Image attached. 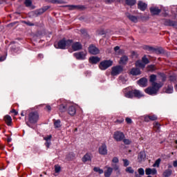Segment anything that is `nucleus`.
Here are the masks:
<instances>
[{"label": "nucleus", "instance_id": "f257e3e1", "mask_svg": "<svg viewBox=\"0 0 177 177\" xmlns=\"http://www.w3.org/2000/svg\"><path fill=\"white\" fill-rule=\"evenodd\" d=\"M164 84L160 83H153L151 84V86L147 88L145 91V93L148 95H151V96H154L158 93V91H160V88H162Z\"/></svg>", "mask_w": 177, "mask_h": 177}, {"label": "nucleus", "instance_id": "f03ea898", "mask_svg": "<svg viewBox=\"0 0 177 177\" xmlns=\"http://www.w3.org/2000/svg\"><path fill=\"white\" fill-rule=\"evenodd\" d=\"M39 120V114L37 111L30 112L28 114V122H26V124L29 128H32L30 124H37Z\"/></svg>", "mask_w": 177, "mask_h": 177}, {"label": "nucleus", "instance_id": "7ed1b4c3", "mask_svg": "<svg viewBox=\"0 0 177 177\" xmlns=\"http://www.w3.org/2000/svg\"><path fill=\"white\" fill-rule=\"evenodd\" d=\"M72 44L73 39L66 40L64 38L58 42L57 46L55 45V47L57 49H66V47L71 46Z\"/></svg>", "mask_w": 177, "mask_h": 177}, {"label": "nucleus", "instance_id": "20e7f679", "mask_svg": "<svg viewBox=\"0 0 177 177\" xmlns=\"http://www.w3.org/2000/svg\"><path fill=\"white\" fill-rule=\"evenodd\" d=\"M113 66V61L112 60H104L100 63L99 68L101 70H107L109 67H111Z\"/></svg>", "mask_w": 177, "mask_h": 177}, {"label": "nucleus", "instance_id": "39448f33", "mask_svg": "<svg viewBox=\"0 0 177 177\" xmlns=\"http://www.w3.org/2000/svg\"><path fill=\"white\" fill-rule=\"evenodd\" d=\"M86 51H80L77 53H75L73 54L74 57L77 59V60H85L86 59Z\"/></svg>", "mask_w": 177, "mask_h": 177}, {"label": "nucleus", "instance_id": "423d86ee", "mask_svg": "<svg viewBox=\"0 0 177 177\" xmlns=\"http://www.w3.org/2000/svg\"><path fill=\"white\" fill-rule=\"evenodd\" d=\"M124 68H122V66H113L112 67V71H111V75H113V77H115V75H118L119 74H121V73H122Z\"/></svg>", "mask_w": 177, "mask_h": 177}, {"label": "nucleus", "instance_id": "0eeeda50", "mask_svg": "<svg viewBox=\"0 0 177 177\" xmlns=\"http://www.w3.org/2000/svg\"><path fill=\"white\" fill-rule=\"evenodd\" d=\"M124 138L125 135L121 131H115L113 134V139H115L116 142H121Z\"/></svg>", "mask_w": 177, "mask_h": 177}, {"label": "nucleus", "instance_id": "6e6552de", "mask_svg": "<svg viewBox=\"0 0 177 177\" xmlns=\"http://www.w3.org/2000/svg\"><path fill=\"white\" fill-rule=\"evenodd\" d=\"M123 93L125 97L132 99L133 97V91L131 89V87H127L123 89Z\"/></svg>", "mask_w": 177, "mask_h": 177}, {"label": "nucleus", "instance_id": "1a4fd4ad", "mask_svg": "<svg viewBox=\"0 0 177 177\" xmlns=\"http://www.w3.org/2000/svg\"><path fill=\"white\" fill-rule=\"evenodd\" d=\"M88 52L91 53V55H99V53H100L99 48L93 44L89 46Z\"/></svg>", "mask_w": 177, "mask_h": 177}, {"label": "nucleus", "instance_id": "9d476101", "mask_svg": "<svg viewBox=\"0 0 177 177\" xmlns=\"http://www.w3.org/2000/svg\"><path fill=\"white\" fill-rule=\"evenodd\" d=\"M48 9H49V6H46L44 7H43L42 8L36 10L33 12L35 16H41V15H44V13H45V12H46V10H48Z\"/></svg>", "mask_w": 177, "mask_h": 177}, {"label": "nucleus", "instance_id": "9b49d317", "mask_svg": "<svg viewBox=\"0 0 177 177\" xmlns=\"http://www.w3.org/2000/svg\"><path fill=\"white\" fill-rule=\"evenodd\" d=\"M71 45V48L74 52H77L78 50H81L82 49V44L80 42L75 41Z\"/></svg>", "mask_w": 177, "mask_h": 177}, {"label": "nucleus", "instance_id": "f8f14e48", "mask_svg": "<svg viewBox=\"0 0 177 177\" xmlns=\"http://www.w3.org/2000/svg\"><path fill=\"white\" fill-rule=\"evenodd\" d=\"M98 151L101 156H106L107 154V146L106 144H102V146L99 147Z\"/></svg>", "mask_w": 177, "mask_h": 177}, {"label": "nucleus", "instance_id": "ddd939ff", "mask_svg": "<svg viewBox=\"0 0 177 177\" xmlns=\"http://www.w3.org/2000/svg\"><path fill=\"white\" fill-rule=\"evenodd\" d=\"M156 120H158V118L156 115H147L144 117V121H145V122H149L150 121H156Z\"/></svg>", "mask_w": 177, "mask_h": 177}, {"label": "nucleus", "instance_id": "4468645a", "mask_svg": "<svg viewBox=\"0 0 177 177\" xmlns=\"http://www.w3.org/2000/svg\"><path fill=\"white\" fill-rule=\"evenodd\" d=\"M150 12L153 16H156L161 13V9H159L158 7H151L150 8Z\"/></svg>", "mask_w": 177, "mask_h": 177}, {"label": "nucleus", "instance_id": "2eb2a0df", "mask_svg": "<svg viewBox=\"0 0 177 177\" xmlns=\"http://www.w3.org/2000/svg\"><path fill=\"white\" fill-rule=\"evenodd\" d=\"M145 160H146V153L145 151L140 152L138 156V162H142Z\"/></svg>", "mask_w": 177, "mask_h": 177}, {"label": "nucleus", "instance_id": "dca6fc26", "mask_svg": "<svg viewBox=\"0 0 177 177\" xmlns=\"http://www.w3.org/2000/svg\"><path fill=\"white\" fill-rule=\"evenodd\" d=\"M145 174L146 175H156L157 169L155 168H147L145 169Z\"/></svg>", "mask_w": 177, "mask_h": 177}, {"label": "nucleus", "instance_id": "f3484780", "mask_svg": "<svg viewBox=\"0 0 177 177\" xmlns=\"http://www.w3.org/2000/svg\"><path fill=\"white\" fill-rule=\"evenodd\" d=\"M82 160L83 162L91 161L92 160V154L89 153H86L82 158Z\"/></svg>", "mask_w": 177, "mask_h": 177}, {"label": "nucleus", "instance_id": "a211bd4d", "mask_svg": "<svg viewBox=\"0 0 177 177\" xmlns=\"http://www.w3.org/2000/svg\"><path fill=\"white\" fill-rule=\"evenodd\" d=\"M138 85H140V86H147V80L146 79V77H142L138 81Z\"/></svg>", "mask_w": 177, "mask_h": 177}, {"label": "nucleus", "instance_id": "6ab92c4d", "mask_svg": "<svg viewBox=\"0 0 177 177\" xmlns=\"http://www.w3.org/2000/svg\"><path fill=\"white\" fill-rule=\"evenodd\" d=\"M165 26H169L171 27H176L177 26V21H174L170 19H166L165 21Z\"/></svg>", "mask_w": 177, "mask_h": 177}, {"label": "nucleus", "instance_id": "aec40b11", "mask_svg": "<svg viewBox=\"0 0 177 177\" xmlns=\"http://www.w3.org/2000/svg\"><path fill=\"white\" fill-rule=\"evenodd\" d=\"M89 63L91 64H97L100 62V58L98 57H91L88 59Z\"/></svg>", "mask_w": 177, "mask_h": 177}, {"label": "nucleus", "instance_id": "412c9836", "mask_svg": "<svg viewBox=\"0 0 177 177\" xmlns=\"http://www.w3.org/2000/svg\"><path fill=\"white\" fill-rule=\"evenodd\" d=\"M138 8L140 10L145 11L146 10V8H147V4L143 3L142 1H139L138 3Z\"/></svg>", "mask_w": 177, "mask_h": 177}, {"label": "nucleus", "instance_id": "4be33fe9", "mask_svg": "<svg viewBox=\"0 0 177 177\" xmlns=\"http://www.w3.org/2000/svg\"><path fill=\"white\" fill-rule=\"evenodd\" d=\"M133 94L135 97H138V99L145 96V95H143V93H142V91L139 90H133Z\"/></svg>", "mask_w": 177, "mask_h": 177}, {"label": "nucleus", "instance_id": "5701e85b", "mask_svg": "<svg viewBox=\"0 0 177 177\" xmlns=\"http://www.w3.org/2000/svg\"><path fill=\"white\" fill-rule=\"evenodd\" d=\"M105 168H106V170L104 171V176L105 177L111 176V174H113V168L107 166H106Z\"/></svg>", "mask_w": 177, "mask_h": 177}, {"label": "nucleus", "instance_id": "b1692460", "mask_svg": "<svg viewBox=\"0 0 177 177\" xmlns=\"http://www.w3.org/2000/svg\"><path fill=\"white\" fill-rule=\"evenodd\" d=\"M153 131H155V132H160L161 124L158 122H153Z\"/></svg>", "mask_w": 177, "mask_h": 177}, {"label": "nucleus", "instance_id": "393cba45", "mask_svg": "<svg viewBox=\"0 0 177 177\" xmlns=\"http://www.w3.org/2000/svg\"><path fill=\"white\" fill-rule=\"evenodd\" d=\"M126 16L131 21H133V23H138V17L132 15L129 13H127Z\"/></svg>", "mask_w": 177, "mask_h": 177}, {"label": "nucleus", "instance_id": "a878e982", "mask_svg": "<svg viewBox=\"0 0 177 177\" xmlns=\"http://www.w3.org/2000/svg\"><path fill=\"white\" fill-rule=\"evenodd\" d=\"M68 113L70 115H75V113H77L75 106H69L68 109Z\"/></svg>", "mask_w": 177, "mask_h": 177}, {"label": "nucleus", "instance_id": "bb28decb", "mask_svg": "<svg viewBox=\"0 0 177 177\" xmlns=\"http://www.w3.org/2000/svg\"><path fill=\"white\" fill-rule=\"evenodd\" d=\"M131 75H140V69L138 68H133L130 71Z\"/></svg>", "mask_w": 177, "mask_h": 177}, {"label": "nucleus", "instance_id": "cd10ccee", "mask_svg": "<svg viewBox=\"0 0 177 177\" xmlns=\"http://www.w3.org/2000/svg\"><path fill=\"white\" fill-rule=\"evenodd\" d=\"M4 121L6 124L8 125V127H10V125H12V117H10V115H6V116H4Z\"/></svg>", "mask_w": 177, "mask_h": 177}, {"label": "nucleus", "instance_id": "c85d7f7f", "mask_svg": "<svg viewBox=\"0 0 177 177\" xmlns=\"http://www.w3.org/2000/svg\"><path fill=\"white\" fill-rule=\"evenodd\" d=\"M120 64L125 65L127 63H128V57L126 55L122 56L120 57V59L119 61Z\"/></svg>", "mask_w": 177, "mask_h": 177}, {"label": "nucleus", "instance_id": "c756f323", "mask_svg": "<svg viewBox=\"0 0 177 177\" xmlns=\"http://www.w3.org/2000/svg\"><path fill=\"white\" fill-rule=\"evenodd\" d=\"M157 80V75H151L149 77V82L151 83V85H153V84H157V82H156Z\"/></svg>", "mask_w": 177, "mask_h": 177}, {"label": "nucleus", "instance_id": "7c9ffc66", "mask_svg": "<svg viewBox=\"0 0 177 177\" xmlns=\"http://www.w3.org/2000/svg\"><path fill=\"white\" fill-rule=\"evenodd\" d=\"M171 175H172V170L169 169H166L162 174L163 177H169Z\"/></svg>", "mask_w": 177, "mask_h": 177}, {"label": "nucleus", "instance_id": "2f4dec72", "mask_svg": "<svg viewBox=\"0 0 177 177\" xmlns=\"http://www.w3.org/2000/svg\"><path fill=\"white\" fill-rule=\"evenodd\" d=\"M165 93H172V92H174V86H172V85H169L165 88Z\"/></svg>", "mask_w": 177, "mask_h": 177}, {"label": "nucleus", "instance_id": "473e14b6", "mask_svg": "<svg viewBox=\"0 0 177 177\" xmlns=\"http://www.w3.org/2000/svg\"><path fill=\"white\" fill-rule=\"evenodd\" d=\"M143 49H145V50H148L149 52L152 53H154L156 50V48L149 46H144Z\"/></svg>", "mask_w": 177, "mask_h": 177}, {"label": "nucleus", "instance_id": "72a5a7b5", "mask_svg": "<svg viewBox=\"0 0 177 177\" xmlns=\"http://www.w3.org/2000/svg\"><path fill=\"white\" fill-rule=\"evenodd\" d=\"M126 4L128 6H133V5L136 4V0H126Z\"/></svg>", "mask_w": 177, "mask_h": 177}, {"label": "nucleus", "instance_id": "f704fd0d", "mask_svg": "<svg viewBox=\"0 0 177 177\" xmlns=\"http://www.w3.org/2000/svg\"><path fill=\"white\" fill-rule=\"evenodd\" d=\"M136 66L137 67H140L141 68H145V67H146V65L142 62V61H137L136 62Z\"/></svg>", "mask_w": 177, "mask_h": 177}, {"label": "nucleus", "instance_id": "c9c22d12", "mask_svg": "<svg viewBox=\"0 0 177 177\" xmlns=\"http://www.w3.org/2000/svg\"><path fill=\"white\" fill-rule=\"evenodd\" d=\"M148 71H151V73H153V71H156L157 70V67H156V65H149L147 66Z\"/></svg>", "mask_w": 177, "mask_h": 177}, {"label": "nucleus", "instance_id": "e433bc0d", "mask_svg": "<svg viewBox=\"0 0 177 177\" xmlns=\"http://www.w3.org/2000/svg\"><path fill=\"white\" fill-rule=\"evenodd\" d=\"M24 3L26 8H30V6H32V0H25Z\"/></svg>", "mask_w": 177, "mask_h": 177}, {"label": "nucleus", "instance_id": "4c0bfd02", "mask_svg": "<svg viewBox=\"0 0 177 177\" xmlns=\"http://www.w3.org/2000/svg\"><path fill=\"white\" fill-rule=\"evenodd\" d=\"M59 110L61 113H65L66 110H67V106L64 104H61L59 107Z\"/></svg>", "mask_w": 177, "mask_h": 177}, {"label": "nucleus", "instance_id": "58836bf2", "mask_svg": "<svg viewBox=\"0 0 177 177\" xmlns=\"http://www.w3.org/2000/svg\"><path fill=\"white\" fill-rule=\"evenodd\" d=\"M114 50H115L116 55H121V53H122V50L120 49V46H116L114 48Z\"/></svg>", "mask_w": 177, "mask_h": 177}, {"label": "nucleus", "instance_id": "ea45409f", "mask_svg": "<svg viewBox=\"0 0 177 177\" xmlns=\"http://www.w3.org/2000/svg\"><path fill=\"white\" fill-rule=\"evenodd\" d=\"M93 171L94 172H98V174H103V172H104V171H103V169H100V167H95L93 168Z\"/></svg>", "mask_w": 177, "mask_h": 177}, {"label": "nucleus", "instance_id": "a19ab883", "mask_svg": "<svg viewBox=\"0 0 177 177\" xmlns=\"http://www.w3.org/2000/svg\"><path fill=\"white\" fill-rule=\"evenodd\" d=\"M161 163V158H158V160H156L155 163L153 165V167H160V164Z\"/></svg>", "mask_w": 177, "mask_h": 177}, {"label": "nucleus", "instance_id": "79ce46f5", "mask_svg": "<svg viewBox=\"0 0 177 177\" xmlns=\"http://www.w3.org/2000/svg\"><path fill=\"white\" fill-rule=\"evenodd\" d=\"M125 171L127 172V174H133V172H135V170L132 169V167H128L125 169Z\"/></svg>", "mask_w": 177, "mask_h": 177}, {"label": "nucleus", "instance_id": "37998d69", "mask_svg": "<svg viewBox=\"0 0 177 177\" xmlns=\"http://www.w3.org/2000/svg\"><path fill=\"white\" fill-rule=\"evenodd\" d=\"M155 53L157 55H160L161 53H164V50L161 48H155Z\"/></svg>", "mask_w": 177, "mask_h": 177}, {"label": "nucleus", "instance_id": "c03bdc74", "mask_svg": "<svg viewBox=\"0 0 177 177\" xmlns=\"http://www.w3.org/2000/svg\"><path fill=\"white\" fill-rule=\"evenodd\" d=\"M52 3L62 4L65 3L64 0H50Z\"/></svg>", "mask_w": 177, "mask_h": 177}, {"label": "nucleus", "instance_id": "a18cd8bd", "mask_svg": "<svg viewBox=\"0 0 177 177\" xmlns=\"http://www.w3.org/2000/svg\"><path fill=\"white\" fill-rule=\"evenodd\" d=\"M119 80L122 82V84H125L127 81H128V78L125 76H120Z\"/></svg>", "mask_w": 177, "mask_h": 177}, {"label": "nucleus", "instance_id": "49530a36", "mask_svg": "<svg viewBox=\"0 0 177 177\" xmlns=\"http://www.w3.org/2000/svg\"><path fill=\"white\" fill-rule=\"evenodd\" d=\"M142 62L143 64H149L150 63V61L149 60V59H147V57H146V56H144L142 58Z\"/></svg>", "mask_w": 177, "mask_h": 177}, {"label": "nucleus", "instance_id": "de8ad7c7", "mask_svg": "<svg viewBox=\"0 0 177 177\" xmlns=\"http://www.w3.org/2000/svg\"><path fill=\"white\" fill-rule=\"evenodd\" d=\"M54 127L55 128H60V127H62V125H60V120L54 122Z\"/></svg>", "mask_w": 177, "mask_h": 177}, {"label": "nucleus", "instance_id": "09e8293b", "mask_svg": "<svg viewBox=\"0 0 177 177\" xmlns=\"http://www.w3.org/2000/svg\"><path fill=\"white\" fill-rule=\"evenodd\" d=\"M138 175L140 176H143V175H145V169H143V168H139L138 169Z\"/></svg>", "mask_w": 177, "mask_h": 177}, {"label": "nucleus", "instance_id": "8fccbe9b", "mask_svg": "<svg viewBox=\"0 0 177 177\" xmlns=\"http://www.w3.org/2000/svg\"><path fill=\"white\" fill-rule=\"evenodd\" d=\"M23 23L24 24H26V26H29L30 27H32V26H35V24H34L33 23L30 22V21H24Z\"/></svg>", "mask_w": 177, "mask_h": 177}, {"label": "nucleus", "instance_id": "3c124183", "mask_svg": "<svg viewBox=\"0 0 177 177\" xmlns=\"http://www.w3.org/2000/svg\"><path fill=\"white\" fill-rule=\"evenodd\" d=\"M65 7H70L71 9H81V6H65Z\"/></svg>", "mask_w": 177, "mask_h": 177}, {"label": "nucleus", "instance_id": "603ef678", "mask_svg": "<svg viewBox=\"0 0 177 177\" xmlns=\"http://www.w3.org/2000/svg\"><path fill=\"white\" fill-rule=\"evenodd\" d=\"M111 167H113V169H114V171H118L120 166H118V165L117 164H112Z\"/></svg>", "mask_w": 177, "mask_h": 177}, {"label": "nucleus", "instance_id": "864d4df0", "mask_svg": "<svg viewBox=\"0 0 177 177\" xmlns=\"http://www.w3.org/2000/svg\"><path fill=\"white\" fill-rule=\"evenodd\" d=\"M122 161L124 162V167H128L129 165V160L128 159H122Z\"/></svg>", "mask_w": 177, "mask_h": 177}, {"label": "nucleus", "instance_id": "5fc2aeb1", "mask_svg": "<svg viewBox=\"0 0 177 177\" xmlns=\"http://www.w3.org/2000/svg\"><path fill=\"white\" fill-rule=\"evenodd\" d=\"M61 169H62V168L60 167V166H59V165L55 166V171L56 174H58V172H59Z\"/></svg>", "mask_w": 177, "mask_h": 177}, {"label": "nucleus", "instance_id": "6e6d98bb", "mask_svg": "<svg viewBox=\"0 0 177 177\" xmlns=\"http://www.w3.org/2000/svg\"><path fill=\"white\" fill-rule=\"evenodd\" d=\"M123 143H124V145H131V140H129V139H124L123 138Z\"/></svg>", "mask_w": 177, "mask_h": 177}, {"label": "nucleus", "instance_id": "4d7b16f0", "mask_svg": "<svg viewBox=\"0 0 177 177\" xmlns=\"http://www.w3.org/2000/svg\"><path fill=\"white\" fill-rule=\"evenodd\" d=\"M80 32L84 35V37H86V35H88V33L86 32V30L85 29H81L80 30Z\"/></svg>", "mask_w": 177, "mask_h": 177}, {"label": "nucleus", "instance_id": "13d9d810", "mask_svg": "<svg viewBox=\"0 0 177 177\" xmlns=\"http://www.w3.org/2000/svg\"><path fill=\"white\" fill-rule=\"evenodd\" d=\"M119 162V160H118V158L117 157H114L112 160V162H113L114 164H117Z\"/></svg>", "mask_w": 177, "mask_h": 177}, {"label": "nucleus", "instance_id": "bf43d9fd", "mask_svg": "<svg viewBox=\"0 0 177 177\" xmlns=\"http://www.w3.org/2000/svg\"><path fill=\"white\" fill-rule=\"evenodd\" d=\"M50 139H52V136H48L44 138V140H46V142H50Z\"/></svg>", "mask_w": 177, "mask_h": 177}, {"label": "nucleus", "instance_id": "052dcab7", "mask_svg": "<svg viewBox=\"0 0 177 177\" xmlns=\"http://www.w3.org/2000/svg\"><path fill=\"white\" fill-rule=\"evenodd\" d=\"M126 122H127L128 124H132V120L129 118H127Z\"/></svg>", "mask_w": 177, "mask_h": 177}, {"label": "nucleus", "instance_id": "680f3d73", "mask_svg": "<svg viewBox=\"0 0 177 177\" xmlns=\"http://www.w3.org/2000/svg\"><path fill=\"white\" fill-rule=\"evenodd\" d=\"M45 146L47 147V149H49L50 146V141H46V142L45 143Z\"/></svg>", "mask_w": 177, "mask_h": 177}, {"label": "nucleus", "instance_id": "e2e57ef3", "mask_svg": "<svg viewBox=\"0 0 177 177\" xmlns=\"http://www.w3.org/2000/svg\"><path fill=\"white\" fill-rule=\"evenodd\" d=\"M45 110H48V111H50L52 110L50 105H46Z\"/></svg>", "mask_w": 177, "mask_h": 177}, {"label": "nucleus", "instance_id": "0e129e2a", "mask_svg": "<svg viewBox=\"0 0 177 177\" xmlns=\"http://www.w3.org/2000/svg\"><path fill=\"white\" fill-rule=\"evenodd\" d=\"M104 2L106 3H113V0H104Z\"/></svg>", "mask_w": 177, "mask_h": 177}, {"label": "nucleus", "instance_id": "69168bd1", "mask_svg": "<svg viewBox=\"0 0 177 177\" xmlns=\"http://www.w3.org/2000/svg\"><path fill=\"white\" fill-rule=\"evenodd\" d=\"M5 59H6V57H5V56L0 57V62H3V60H5Z\"/></svg>", "mask_w": 177, "mask_h": 177}, {"label": "nucleus", "instance_id": "338daca9", "mask_svg": "<svg viewBox=\"0 0 177 177\" xmlns=\"http://www.w3.org/2000/svg\"><path fill=\"white\" fill-rule=\"evenodd\" d=\"M11 113H13L15 114V115H17V114H18V112L16 111L15 109H12V110L11 111Z\"/></svg>", "mask_w": 177, "mask_h": 177}, {"label": "nucleus", "instance_id": "774afa93", "mask_svg": "<svg viewBox=\"0 0 177 177\" xmlns=\"http://www.w3.org/2000/svg\"><path fill=\"white\" fill-rule=\"evenodd\" d=\"M173 165L175 168H177V160L174 161Z\"/></svg>", "mask_w": 177, "mask_h": 177}]
</instances>
